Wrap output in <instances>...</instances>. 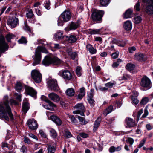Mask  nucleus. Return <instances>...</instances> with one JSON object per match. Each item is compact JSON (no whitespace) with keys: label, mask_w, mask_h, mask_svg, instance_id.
Returning a JSON list of instances; mask_svg holds the SVG:
<instances>
[{"label":"nucleus","mask_w":153,"mask_h":153,"mask_svg":"<svg viewBox=\"0 0 153 153\" xmlns=\"http://www.w3.org/2000/svg\"><path fill=\"white\" fill-rule=\"evenodd\" d=\"M8 98L7 95L5 96L3 102L0 103V119L7 121L9 119L11 120L14 119L11 108L8 105Z\"/></svg>","instance_id":"f257e3e1"},{"label":"nucleus","mask_w":153,"mask_h":153,"mask_svg":"<svg viewBox=\"0 0 153 153\" xmlns=\"http://www.w3.org/2000/svg\"><path fill=\"white\" fill-rule=\"evenodd\" d=\"M38 50L37 49L36 50L35 56L33 58L34 62L32 65L34 66L39 64L41 61V52L45 53H48L47 51L44 48L38 47Z\"/></svg>","instance_id":"f03ea898"},{"label":"nucleus","mask_w":153,"mask_h":153,"mask_svg":"<svg viewBox=\"0 0 153 153\" xmlns=\"http://www.w3.org/2000/svg\"><path fill=\"white\" fill-rule=\"evenodd\" d=\"M62 61L57 57L52 58L46 56L42 61V64L46 66H48L50 64L54 65H58L61 64Z\"/></svg>","instance_id":"7ed1b4c3"},{"label":"nucleus","mask_w":153,"mask_h":153,"mask_svg":"<svg viewBox=\"0 0 153 153\" xmlns=\"http://www.w3.org/2000/svg\"><path fill=\"white\" fill-rule=\"evenodd\" d=\"M58 74L65 81H71L73 78V74L71 72L67 69L60 71Z\"/></svg>","instance_id":"20e7f679"},{"label":"nucleus","mask_w":153,"mask_h":153,"mask_svg":"<svg viewBox=\"0 0 153 153\" xmlns=\"http://www.w3.org/2000/svg\"><path fill=\"white\" fill-rule=\"evenodd\" d=\"M104 14V12L102 10L93 9L92 10V19L94 21L100 22Z\"/></svg>","instance_id":"39448f33"},{"label":"nucleus","mask_w":153,"mask_h":153,"mask_svg":"<svg viewBox=\"0 0 153 153\" xmlns=\"http://www.w3.org/2000/svg\"><path fill=\"white\" fill-rule=\"evenodd\" d=\"M31 76L34 81L37 83L40 82L42 80V74L37 70H33L31 72Z\"/></svg>","instance_id":"423d86ee"},{"label":"nucleus","mask_w":153,"mask_h":153,"mask_svg":"<svg viewBox=\"0 0 153 153\" xmlns=\"http://www.w3.org/2000/svg\"><path fill=\"white\" fill-rule=\"evenodd\" d=\"M142 2L146 4L145 10L148 14H153V0H142Z\"/></svg>","instance_id":"0eeeda50"},{"label":"nucleus","mask_w":153,"mask_h":153,"mask_svg":"<svg viewBox=\"0 0 153 153\" xmlns=\"http://www.w3.org/2000/svg\"><path fill=\"white\" fill-rule=\"evenodd\" d=\"M74 108L76 110L73 111L74 114H80L82 116H85L84 113L85 108L82 104L79 103L76 104L74 107Z\"/></svg>","instance_id":"6e6552de"},{"label":"nucleus","mask_w":153,"mask_h":153,"mask_svg":"<svg viewBox=\"0 0 153 153\" xmlns=\"http://www.w3.org/2000/svg\"><path fill=\"white\" fill-rule=\"evenodd\" d=\"M47 83L48 87L51 90L58 91L59 90V87L56 80H50L48 81Z\"/></svg>","instance_id":"1a4fd4ad"},{"label":"nucleus","mask_w":153,"mask_h":153,"mask_svg":"<svg viewBox=\"0 0 153 153\" xmlns=\"http://www.w3.org/2000/svg\"><path fill=\"white\" fill-rule=\"evenodd\" d=\"M41 99L42 100L45 101L48 103V105H45L44 106V107L46 109L51 110L53 107H56L55 105L49 100L44 95L42 96L41 97Z\"/></svg>","instance_id":"9d476101"},{"label":"nucleus","mask_w":153,"mask_h":153,"mask_svg":"<svg viewBox=\"0 0 153 153\" xmlns=\"http://www.w3.org/2000/svg\"><path fill=\"white\" fill-rule=\"evenodd\" d=\"M27 125L29 129L33 130H36L38 128V125L37 121L34 119H30L27 122Z\"/></svg>","instance_id":"9b49d317"},{"label":"nucleus","mask_w":153,"mask_h":153,"mask_svg":"<svg viewBox=\"0 0 153 153\" xmlns=\"http://www.w3.org/2000/svg\"><path fill=\"white\" fill-rule=\"evenodd\" d=\"M140 84L142 86L147 88L148 89L151 88L152 86L150 80L146 76L142 78Z\"/></svg>","instance_id":"f8f14e48"},{"label":"nucleus","mask_w":153,"mask_h":153,"mask_svg":"<svg viewBox=\"0 0 153 153\" xmlns=\"http://www.w3.org/2000/svg\"><path fill=\"white\" fill-rule=\"evenodd\" d=\"M7 23L8 25H10L12 28H14L19 24V20L18 18L15 17H10L7 21Z\"/></svg>","instance_id":"ddd939ff"},{"label":"nucleus","mask_w":153,"mask_h":153,"mask_svg":"<svg viewBox=\"0 0 153 153\" xmlns=\"http://www.w3.org/2000/svg\"><path fill=\"white\" fill-rule=\"evenodd\" d=\"M8 46L5 42L4 38L0 37V52L3 53L8 49Z\"/></svg>","instance_id":"4468645a"},{"label":"nucleus","mask_w":153,"mask_h":153,"mask_svg":"<svg viewBox=\"0 0 153 153\" xmlns=\"http://www.w3.org/2000/svg\"><path fill=\"white\" fill-rule=\"evenodd\" d=\"M25 93L33 97H35L36 94V92L33 88L27 86L25 87Z\"/></svg>","instance_id":"2eb2a0df"},{"label":"nucleus","mask_w":153,"mask_h":153,"mask_svg":"<svg viewBox=\"0 0 153 153\" xmlns=\"http://www.w3.org/2000/svg\"><path fill=\"white\" fill-rule=\"evenodd\" d=\"M61 17L62 18L64 22L69 21L71 17V14L69 10L64 11L61 15Z\"/></svg>","instance_id":"dca6fc26"},{"label":"nucleus","mask_w":153,"mask_h":153,"mask_svg":"<svg viewBox=\"0 0 153 153\" xmlns=\"http://www.w3.org/2000/svg\"><path fill=\"white\" fill-rule=\"evenodd\" d=\"M30 108V105L28 100L26 98H25L22 103V111L24 114H25Z\"/></svg>","instance_id":"f3484780"},{"label":"nucleus","mask_w":153,"mask_h":153,"mask_svg":"<svg viewBox=\"0 0 153 153\" xmlns=\"http://www.w3.org/2000/svg\"><path fill=\"white\" fill-rule=\"evenodd\" d=\"M47 153H55L56 150V145L54 143H51L47 144Z\"/></svg>","instance_id":"a211bd4d"},{"label":"nucleus","mask_w":153,"mask_h":153,"mask_svg":"<svg viewBox=\"0 0 153 153\" xmlns=\"http://www.w3.org/2000/svg\"><path fill=\"white\" fill-rule=\"evenodd\" d=\"M48 96L50 99L54 102H58L60 100L59 97L57 94L53 92L49 94Z\"/></svg>","instance_id":"6ab92c4d"},{"label":"nucleus","mask_w":153,"mask_h":153,"mask_svg":"<svg viewBox=\"0 0 153 153\" xmlns=\"http://www.w3.org/2000/svg\"><path fill=\"white\" fill-rule=\"evenodd\" d=\"M102 118L101 117H98L94 122L93 126V131L94 132L96 131L99 126L101 121Z\"/></svg>","instance_id":"aec40b11"},{"label":"nucleus","mask_w":153,"mask_h":153,"mask_svg":"<svg viewBox=\"0 0 153 153\" xmlns=\"http://www.w3.org/2000/svg\"><path fill=\"white\" fill-rule=\"evenodd\" d=\"M50 118L57 126H60L62 123L61 120L58 117L55 116H51Z\"/></svg>","instance_id":"412c9836"},{"label":"nucleus","mask_w":153,"mask_h":153,"mask_svg":"<svg viewBox=\"0 0 153 153\" xmlns=\"http://www.w3.org/2000/svg\"><path fill=\"white\" fill-rule=\"evenodd\" d=\"M133 12L132 10L130 9H128L123 14V18L126 19L131 18L132 16Z\"/></svg>","instance_id":"4be33fe9"},{"label":"nucleus","mask_w":153,"mask_h":153,"mask_svg":"<svg viewBox=\"0 0 153 153\" xmlns=\"http://www.w3.org/2000/svg\"><path fill=\"white\" fill-rule=\"evenodd\" d=\"M136 59L138 61H143L146 60L147 57L146 55L143 53L137 54L135 55Z\"/></svg>","instance_id":"5701e85b"},{"label":"nucleus","mask_w":153,"mask_h":153,"mask_svg":"<svg viewBox=\"0 0 153 153\" xmlns=\"http://www.w3.org/2000/svg\"><path fill=\"white\" fill-rule=\"evenodd\" d=\"M123 28L126 31L131 30L132 27V24L131 22L128 20L125 22L123 25Z\"/></svg>","instance_id":"b1692460"},{"label":"nucleus","mask_w":153,"mask_h":153,"mask_svg":"<svg viewBox=\"0 0 153 153\" xmlns=\"http://www.w3.org/2000/svg\"><path fill=\"white\" fill-rule=\"evenodd\" d=\"M78 94L77 95V98L79 99H81L85 95V88L82 87L78 91Z\"/></svg>","instance_id":"393cba45"},{"label":"nucleus","mask_w":153,"mask_h":153,"mask_svg":"<svg viewBox=\"0 0 153 153\" xmlns=\"http://www.w3.org/2000/svg\"><path fill=\"white\" fill-rule=\"evenodd\" d=\"M125 123L126 126L127 127H130L133 126V120L130 118H126L125 119Z\"/></svg>","instance_id":"a878e982"},{"label":"nucleus","mask_w":153,"mask_h":153,"mask_svg":"<svg viewBox=\"0 0 153 153\" xmlns=\"http://www.w3.org/2000/svg\"><path fill=\"white\" fill-rule=\"evenodd\" d=\"M66 40L69 43H73L76 42L77 38L76 36L73 35H71L69 36H66Z\"/></svg>","instance_id":"bb28decb"},{"label":"nucleus","mask_w":153,"mask_h":153,"mask_svg":"<svg viewBox=\"0 0 153 153\" xmlns=\"http://www.w3.org/2000/svg\"><path fill=\"white\" fill-rule=\"evenodd\" d=\"M113 109V106L112 105H110L103 111V114L105 117H106L108 114L112 111Z\"/></svg>","instance_id":"cd10ccee"},{"label":"nucleus","mask_w":153,"mask_h":153,"mask_svg":"<svg viewBox=\"0 0 153 153\" xmlns=\"http://www.w3.org/2000/svg\"><path fill=\"white\" fill-rule=\"evenodd\" d=\"M86 48L92 54H94L97 52L96 50L94 49L91 44H88L86 46Z\"/></svg>","instance_id":"c85d7f7f"},{"label":"nucleus","mask_w":153,"mask_h":153,"mask_svg":"<svg viewBox=\"0 0 153 153\" xmlns=\"http://www.w3.org/2000/svg\"><path fill=\"white\" fill-rule=\"evenodd\" d=\"M112 42L116 44L118 46L123 47L126 44V43L125 42L121 40H118L116 39H114L112 41Z\"/></svg>","instance_id":"c756f323"},{"label":"nucleus","mask_w":153,"mask_h":153,"mask_svg":"<svg viewBox=\"0 0 153 153\" xmlns=\"http://www.w3.org/2000/svg\"><path fill=\"white\" fill-rule=\"evenodd\" d=\"M75 93L74 90L71 88L68 89L66 91V95L69 97L73 96L75 94Z\"/></svg>","instance_id":"7c9ffc66"},{"label":"nucleus","mask_w":153,"mask_h":153,"mask_svg":"<svg viewBox=\"0 0 153 153\" xmlns=\"http://www.w3.org/2000/svg\"><path fill=\"white\" fill-rule=\"evenodd\" d=\"M51 137L54 139H56L57 137V134L56 131L53 129H50L49 130Z\"/></svg>","instance_id":"2f4dec72"},{"label":"nucleus","mask_w":153,"mask_h":153,"mask_svg":"<svg viewBox=\"0 0 153 153\" xmlns=\"http://www.w3.org/2000/svg\"><path fill=\"white\" fill-rule=\"evenodd\" d=\"M63 33L62 32L59 30L54 35L56 38L58 39H61L63 38Z\"/></svg>","instance_id":"473e14b6"},{"label":"nucleus","mask_w":153,"mask_h":153,"mask_svg":"<svg viewBox=\"0 0 153 153\" xmlns=\"http://www.w3.org/2000/svg\"><path fill=\"white\" fill-rule=\"evenodd\" d=\"M125 68L128 71L131 72L134 69V65L131 63H127L126 65Z\"/></svg>","instance_id":"72a5a7b5"},{"label":"nucleus","mask_w":153,"mask_h":153,"mask_svg":"<svg viewBox=\"0 0 153 153\" xmlns=\"http://www.w3.org/2000/svg\"><path fill=\"white\" fill-rule=\"evenodd\" d=\"M64 136L66 138H69L72 137V135L71 132L67 129H65L64 131Z\"/></svg>","instance_id":"f704fd0d"},{"label":"nucleus","mask_w":153,"mask_h":153,"mask_svg":"<svg viewBox=\"0 0 153 153\" xmlns=\"http://www.w3.org/2000/svg\"><path fill=\"white\" fill-rule=\"evenodd\" d=\"M78 26L79 25L77 23L72 22L70 25L69 29L70 30H75L78 27Z\"/></svg>","instance_id":"c9c22d12"},{"label":"nucleus","mask_w":153,"mask_h":153,"mask_svg":"<svg viewBox=\"0 0 153 153\" xmlns=\"http://www.w3.org/2000/svg\"><path fill=\"white\" fill-rule=\"evenodd\" d=\"M26 15L27 18L29 19L33 18L34 16L31 9H29L27 10Z\"/></svg>","instance_id":"e433bc0d"},{"label":"nucleus","mask_w":153,"mask_h":153,"mask_svg":"<svg viewBox=\"0 0 153 153\" xmlns=\"http://www.w3.org/2000/svg\"><path fill=\"white\" fill-rule=\"evenodd\" d=\"M110 0H100V3L103 6H106L109 4Z\"/></svg>","instance_id":"4c0bfd02"},{"label":"nucleus","mask_w":153,"mask_h":153,"mask_svg":"<svg viewBox=\"0 0 153 153\" xmlns=\"http://www.w3.org/2000/svg\"><path fill=\"white\" fill-rule=\"evenodd\" d=\"M68 116L69 118L70 119L72 123L75 124L77 123V120L74 115L68 114Z\"/></svg>","instance_id":"58836bf2"},{"label":"nucleus","mask_w":153,"mask_h":153,"mask_svg":"<svg viewBox=\"0 0 153 153\" xmlns=\"http://www.w3.org/2000/svg\"><path fill=\"white\" fill-rule=\"evenodd\" d=\"M22 88V86L21 83L18 82L16 84V89L18 91H20Z\"/></svg>","instance_id":"ea45409f"},{"label":"nucleus","mask_w":153,"mask_h":153,"mask_svg":"<svg viewBox=\"0 0 153 153\" xmlns=\"http://www.w3.org/2000/svg\"><path fill=\"white\" fill-rule=\"evenodd\" d=\"M142 19L140 16H136L134 15V23L138 24L140 23Z\"/></svg>","instance_id":"a19ab883"},{"label":"nucleus","mask_w":153,"mask_h":153,"mask_svg":"<svg viewBox=\"0 0 153 153\" xmlns=\"http://www.w3.org/2000/svg\"><path fill=\"white\" fill-rule=\"evenodd\" d=\"M100 29H93L90 30V33L91 34H96L100 33Z\"/></svg>","instance_id":"79ce46f5"},{"label":"nucleus","mask_w":153,"mask_h":153,"mask_svg":"<svg viewBox=\"0 0 153 153\" xmlns=\"http://www.w3.org/2000/svg\"><path fill=\"white\" fill-rule=\"evenodd\" d=\"M78 118L80 122H81V124L82 125H85L88 122L85 121L84 118L78 116Z\"/></svg>","instance_id":"37998d69"},{"label":"nucleus","mask_w":153,"mask_h":153,"mask_svg":"<svg viewBox=\"0 0 153 153\" xmlns=\"http://www.w3.org/2000/svg\"><path fill=\"white\" fill-rule=\"evenodd\" d=\"M8 149L11 150L13 148L14 146H15V144L13 140H11L9 141V143L8 144Z\"/></svg>","instance_id":"c03bdc74"},{"label":"nucleus","mask_w":153,"mask_h":153,"mask_svg":"<svg viewBox=\"0 0 153 153\" xmlns=\"http://www.w3.org/2000/svg\"><path fill=\"white\" fill-rule=\"evenodd\" d=\"M82 71V70L81 67L79 66L77 67L76 70V72L78 76H80L81 75Z\"/></svg>","instance_id":"a18cd8bd"},{"label":"nucleus","mask_w":153,"mask_h":153,"mask_svg":"<svg viewBox=\"0 0 153 153\" xmlns=\"http://www.w3.org/2000/svg\"><path fill=\"white\" fill-rule=\"evenodd\" d=\"M115 84L116 83L115 82H110L105 84V86L108 88H112L114 85H115Z\"/></svg>","instance_id":"49530a36"},{"label":"nucleus","mask_w":153,"mask_h":153,"mask_svg":"<svg viewBox=\"0 0 153 153\" xmlns=\"http://www.w3.org/2000/svg\"><path fill=\"white\" fill-rule=\"evenodd\" d=\"M18 42L19 43L26 44L27 42V41L25 37L22 36L20 39L18 40Z\"/></svg>","instance_id":"de8ad7c7"},{"label":"nucleus","mask_w":153,"mask_h":153,"mask_svg":"<svg viewBox=\"0 0 153 153\" xmlns=\"http://www.w3.org/2000/svg\"><path fill=\"white\" fill-rule=\"evenodd\" d=\"M149 100V98L147 97L144 98L142 99L140 103L141 105H145L148 102Z\"/></svg>","instance_id":"09e8293b"},{"label":"nucleus","mask_w":153,"mask_h":153,"mask_svg":"<svg viewBox=\"0 0 153 153\" xmlns=\"http://www.w3.org/2000/svg\"><path fill=\"white\" fill-rule=\"evenodd\" d=\"M15 37L14 36L13 34H8L6 36V38L7 41L8 42H10V40L13 38V37Z\"/></svg>","instance_id":"8fccbe9b"},{"label":"nucleus","mask_w":153,"mask_h":153,"mask_svg":"<svg viewBox=\"0 0 153 153\" xmlns=\"http://www.w3.org/2000/svg\"><path fill=\"white\" fill-rule=\"evenodd\" d=\"M50 2L49 0H46L44 3V6L46 9H49L50 8Z\"/></svg>","instance_id":"3c124183"},{"label":"nucleus","mask_w":153,"mask_h":153,"mask_svg":"<svg viewBox=\"0 0 153 153\" xmlns=\"http://www.w3.org/2000/svg\"><path fill=\"white\" fill-rule=\"evenodd\" d=\"M148 106H146L144 110V113L142 115V118H145L146 117L148 114L149 112L148 111Z\"/></svg>","instance_id":"603ef678"},{"label":"nucleus","mask_w":153,"mask_h":153,"mask_svg":"<svg viewBox=\"0 0 153 153\" xmlns=\"http://www.w3.org/2000/svg\"><path fill=\"white\" fill-rule=\"evenodd\" d=\"M27 148L25 145H22L20 149V151L22 153H27Z\"/></svg>","instance_id":"864d4df0"},{"label":"nucleus","mask_w":153,"mask_h":153,"mask_svg":"<svg viewBox=\"0 0 153 153\" xmlns=\"http://www.w3.org/2000/svg\"><path fill=\"white\" fill-rule=\"evenodd\" d=\"M25 25L23 27V29L26 31H28L31 33V30L30 27L27 25V23H25Z\"/></svg>","instance_id":"5fc2aeb1"},{"label":"nucleus","mask_w":153,"mask_h":153,"mask_svg":"<svg viewBox=\"0 0 153 153\" xmlns=\"http://www.w3.org/2000/svg\"><path fill=\"white\" fill-rule=\"evenodd\" d=\"M69 56L71 59H74L77 57V54L76 52H72Z\"/></svg>","instance_id":"6e6d98bb"},{"label":"nucleus","mask_w":153,"mask_h":153,"mask_svg":"<svg viewBox=\"0 0 153 153\" xmlns=\"http://www.w3.org/2000/svg\"><path fill=\"white\" fill-rule=\"evenodd\" d=\"M14 95L19 101H21L22 95L21 94H18L17 93H15Z\"/></svg>","instance_id":"4d7b16f0"},{"label":"nucleus","mask_w":153,"mask_h":153,"mask_svg":"<svg viewBox=\"0 0 153 153\" xmlns=\"http://www.w3.org/2000/svg\"><path fill=\"white\" fill-rule=\"evenodd\" d=\"M135 136L137 137H139L141 135V132L140 130V128L138 126V128L136 131Z\"/></svg>","instance_id":"13d9d810"},{"label":"nucleus","mask_w":153,"mask_h":153,"mask_svg":"<svg viewBox=\"0 0 153 153\" xmlns=\"http://www.w3.org/2000/svg\"><path fill=\"white\" fill-rule=\"evenodd\" d=\"M134 8H135L136 10L137 11H139L140 9V3L139 1H138L135 4L134 6Z\"/></svg>","instance_id":"bf43d9fd"},{"label":"nucleus","mask_w":153,"mask_h":153,"mask_svg":"<svg viewBox=\"0 0 153 153\" xmlns=\"http://www.w3.org/2000/svg\"><path fill=\"white\" fill-rule=\"evenodd\" d=\"M88 102L91 104V105L93 106L94 103V100L92 98V97H89L88 99Z\"/></svg>","instance_id":"052dcab7"},{"label":"nucleus","mask_w":153,"mask_h":153,"mask_svg":"<svg viewBox=\"0 0 153 153\" xmlns=\"http://www.w3.org/2000/svg\"><path fill=\"white\" fill-rule=\"evenodd\" d=\"M119 54V52L118 51H117L113 53L111 55V56L113 59H116L118 57Z\"/></svg>","instance_id":"680f3d73"},{"label":"nucleus","mask_w":153,"mask_h":153,"mask_svg":"<svg viewBox=\"0 0 153 153\" xmlns=\"http://www.w3.org/2000/svg\"><path fill=\"white\" fill-rule=\"evenodd\" d=\"M146 138H144L143 139V140L141 141L140 144L138 146V148H140L142 147L146 141Z\"/></svg>","instance_id":"e2e57ef3"},{"label":"nucleus","mask_w":153,"mask_h":153,"mask_svg":"<svg viewBox=\"0 0 153 153\" xmlns=\"http://www.w3.org/2000/svg\"><path fill=\"white\" fill-rule=\"evenodd\" d=\"M24 142L27 144H30L31 143L30 140L26 137H25L24 138Z\"/></svg>","instance_id":"0e129e2a"},{"label":"nucleus","mask_w":153,"mask_h":153,"mask_svg":"<svg viewBox=\"0 0 153 153\" xmlns=\"http://www.w3.org/2000/svg\"><path fill=\"white\" fill-rule=\"evenodd\" d=\"M109 152L110 153H114L115 152V147L114 146H111L109 149Z\"/></svg>","instance_id":"69168bd1"},{"label":"nucleus","mask_w":153,"mask_h":153,"mask_svg":"<svg viewBox=\"0 0 153 153\" xmlns=\"http://www.w3.org/2000/svg\"><path fill=\"white\" fill-rule=\"evenodd\" d=\"M79 135L81 137L83 138H86L88 137V134L84 133H80Z\"/></svg>","instance_id":"338daca9"},{"label":"nucleus","mask_w":153,"mask_h":153,"mask_svg":"<svg viewBox=\"0 0 153 153\" xmlns=\"http://www.w3.org/2000/svg\"><path fill=\"white\" fill-rule=\"evenodd\" d=\"M133 139L131 138H129L127 140V142L130 145H132L133 143Z\"/></svg>","instance_id":"774afa93"}]
</instances>
